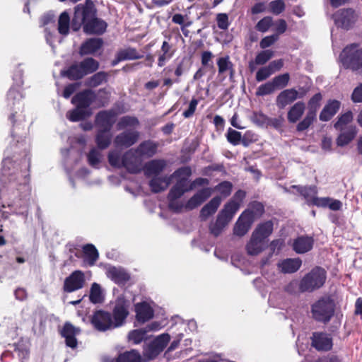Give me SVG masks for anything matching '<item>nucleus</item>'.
<instances>
[{"label": "nucleus", "mask_w": 362, "mask_h": 362, "mask_svg": "<svg viewBox=\"0 0 362 362\" xmlns=\"http://www.w3.org/2000/svg\"><path fill=\"white\" fill-rule=\"evenodd\" d=\"M70 28V17L67 12L61 13L58 21V31L62 35H67Z\"/></svg>", "instance_id": "47"}, {"label": "nucleus", "mask_w": 362, "mask_h": 362, "mask_svg": "<svg viewBox=\"0 0 362 362\" xmlns=\"http://www.w3.org/2000/svg\"><path fill=\"white\" fill-rule=\"evenodd\" d=\"M110 165L116 168H123L122 157L120 158L119 154L115 151H111L107 156Z\"/></svg>", "instance_id": "60"}, {"label": "nucleus", "mask_w": 362, "mask_h": 362, "mask_svg": "<svg viewBox=\"0 0 362 362\" xmlns=\"http://www.w3.org/2000/svg\"><path fill=\"white\" fill-rule=\"evenodd\" d=\"M322 95L317 93L308 102V111L305 117L296 125L297 132H302L308 129L317 120V112L321 105Z\"/></svg>", "instance_id": "9"}, {"label": "nucleus", "mask_w": 362, "mask_h": 362, "mask_svg": "<svg viewBox=\"0 0 362 362\" xmlns=\"http://www.w3.org/2000/svg\"><path fill=\"white\" fill-rule=\"evenodd\" d=\"M217 66L218 69V74H222L229 69H232L233 64L230 62L229 57L226 56L217 59Z\"/></svg>", "instance_id": "55"}, {"label": "nucleus", "mask_w": 362, "mask_h": 362, "mask_svg": "<svg viewBox=\"0 0 362 362\" xmlns=\"http://www.w3.org/2000/svg\"><path fill=\"white\" fill-rule=\"evenodd\" d=\"M185 17L187 18V16H184L181 13H175L172 17V22L178 24L181 26V30L185 35V36L187 37V33H185V28L190 26L192 25V21H185Z\"/></svg>", "instance_id": "58"}, {"label": "nucleus", "mask_w": 362, "mask_h": 362, "mask_svg": "<svg viewBox=\"0 0 362 362\" xmlns=\"http://www.w3.org/2000/svg\"><path fill=\"white\" fill-rule=\"evenodd\" d=\"M100 157L101 155L96 148H91L87 154L88 164L93 168H98L100 163Z\"/></svg>", "instance_id": "54"}, {"label": "nucleus", "mask_w": 362, "mask_h": 362, "mask_svg": "<svg viewBox=\"0 0 362 362\" xmlns=\"http://www.w3.org/2000/svg\"><path fill=\"white\" fill-rule=\"evenodd\" d=\"M103 45L101 38H90L86 40L80 47L81 55L92 54L98 51Z\"/></svg>", "instance_id": "34"}, {"label": "nucleus", "mask_w": 362, "mask_h": 362, "mask_svg": "<svg viewBox=\"0 0 362 362\" xmlns=\"http://www.w3.org/2000/svg\"><path fill=\"white\" fill-rule=\"evenodd\" d=\"M99 66L100 64L96 59L87 57L80 62L71 64L66 69L61 71V75L71 81H78L88 74L95 72Z\"/></svg>", "instance_id": "4"}, {"label": "nucleus", "mask_w": 362, "mask_h": 362, "mask_svg": "<svg viewBox=\"0 0 362 362\" xmlns=\"http://www.w3.org/2000/svg\"><path fill=\"white\" fill-rule=\"evenodd\" d=\"M140 136L137 130H125L117 134L114 139V144L117 148H129L135 144Z\"/></svg>", "instance_id": "17"}, {"label": "nucleus", "mask_w": 362, "mask_h": 362, "mask_svg": "<svg viewBox=\"0 0 362 362\" xmlns=\"http://www.w3.org/2000/svg\"><path fill=\"white\" fill-rule=\"evenodd\" d=\"M85 283L83 272L81 270H76L64 279L63 291L66 293H72L82 288Z\"/></svg>", "instance_id": "16"}, {"label": "nucleus", "mask_w": 362, "mask_h": 362, "mask_svg": "<svg viewBox=\"0 0 362 362\" xmlns=\"http://www.w3.org/2000/svg\"><path fill=\"white\" fill-rule=\"evenodd\" d=\"M98 10L92 0H86L83 4H79L74 8V16L71 21V28L78 31L91 18L97 16Z\"/></svg>", "instance_id": "6"}, {"label": "nucleus", "mask_w": 362, "mask_h": 362, "mask_svg": "<svg viewBox=\"0 0 362 362\" xmlns=\"http://www.w3.org/2000/svg\"><path fill=\"white\" fill-rule=\"evenodd\" d=\"M290 81V75L288 73L278 75L272 80L276 89H282L287 86Z\"/></svg>", "instance_id": "51"}, {"label": "nucleus", "mask_w": 362, "mask_h": 362, "mask_svg": "<svg viewBox=\"0 0 362 362\" xmlns=\"http://www.w3.org/2000/svg\"><path fill=\"white\" fill-rule=\"evenodd\" d=\"M302 260L299 258H287L278 263V267L284 274H293L299 270Z\"/></svg>", "instance_id": "33"}, {"label": "nucleus", "mask_w": 362, "mask_h": 362, "mask_svg": "<svg viewBox=\"0 0 362 362\" xmlns=\"http://www.w3.org/2000/svg\"><path fill=\"white\" fill-rule=\"evenodd\" d=\"M117 113L113 109L100 110L95 117L94 124L97 129L111 131L116 122Z\"/></svg>", "instance_id": "14"}, {"label": "nucleus", "mask_w": 362, "mask_h": 362, "mask_svg": "<svg viewBox=\"0 0 362 362\" xmlns=\"http://www.w3.org/2000/svg\"><path fill=\"white\" fill-rule=\"evenodd\" d=\"M23 95L15 88L9 89L7 93V107L10 114L8 119L11 123V134L13 138L22 140L28 134V126L25 115L24 114V103L22 100Z\"/></svg>", "instance_id": "1"}, {"label": "nucleus", "mask_w": 362, "mask_h": 362, "mask_svg": "<svg viewBox=\"0 0 362 362\" xmlns=\"http://www.w3.org/2000/svg\"><path fill=\"white\" fill-rule=\"evenodd\" d=\"M310 205L317 207H328L332 211H339L342 207V203L338 199H334L330 197H313L310 199Z\"/></svg>", "instance_id": "25"}, {"label": "nucleus", "mask_w": 362, "mask_h": 362, "mask_svg": "<svg viewBox=\"0 0 362 362\" xmlns=\"http://www.w3.org/2000/svg\"><path fill=\"white\" fill-rule=\"evenodd\" d=\"M338 135L336 143L338 146H345L351 143L358 134V129L355 125H349L344 128Z\"/></svg>", "instance_id": "29"}, {"label": "nucleus", "mask_w": 362, "mask_h": 362, "mask_svg": "<svg viewBox=\"0 0 362 362\" xmlns=\"http://www.w3.org/2000/svg\"><path fill=\"white\" fill-rule=\"evenodd\" d=\"M273 25V18L271 16H265L259 20L255 25V28L261 33L267 32Z\"/></svg>", "instance_id": "52"}, {"label": "nucleus", "mask_w": 362, "mask_h": 362, "mask_svg": "<svg viewBox=\"0 0 362 362\" xmlns=\"http://www.w3.org/2000/svg\"><path fill=\"white\" fill-rule=\"evenodd\" d=\"M252 223H253L250 219H247L245 216H243V214H241L234 226V235L239 237L244 236L249 231Z\"/></svg>", "instance_id": "38"}, {"label": "nucleus", "mask_w": 362, "mask_h": 362, "mask_svg": "<svg viewBox=\"0 0 362 362\" xmlns=\"http://www.w3.org/2000/svg\"><path fill=\"white\" fill-rule=\"evenodd\" d=\"M81 329L75 327L70 322H66L59 330L62 337L65 339V344L68 347L75 349L77 347L78 341L76 336L79 334Z\"/></svg>", "instance_id": "19"}, {"label": "nucleus", "mask_w": 362, "mask_h": 362, "mask_svg": "<svg viewBox=\"0 0 362 362\" xmlns=\"http://www.w3.org/2000/svg\"><path fill=\"white\" fill-rule=\"evenodd\" d=\"M265 240L252 233L250 241L246 245V250L250 255H257L264 249Z\"/></svg>", "instance_id": "32"}, {"label": "nucleus", "mask_w": 362, "mask_h": 362, "mask_svg": "<svg viewBox=\"0 0 362 362\" xmlns=\"http://www.w3.org/2000/svg\"><path fill=\"white\" fill-rule=\"evenodd\" d=\"M216 23L217 26L219 29L226 30H228L230 23L228 20V16L226 13H219L216 15Z\"/></svg>", "instance_id": "61"}, {"label": "nucleus", "mask_w": 362, "mask_h": 362, "mask_svg": "<svg viewBox=\"0 0 362 362\" xmlns=\"http://www.w3.org/2000/svg\"><path fill=\"white\" fill-rule=\"evenodd\" d=\"M148 330L146 329H137L131 331L128 337L134 344H139L146 338Z\"/></svg>", "instance_id": "50"}, {"label": "nucleus", "mask_w": 362, "mask_h": 362, "mask_svg": "<svg viewBox=\"0 0 362 362\" xmlns=\"http://www.w3.org/2000/svg\"><path fill=\"white\" fill-rule=\"evenodd\" d=\"M227 140L231 144L235 146L238 145L242 138L241 133L236 130L229 128L226 134Z\"/></svg>", "instance_id": "63"}, {"label": "nucleus", "mask_w": 362, "mask_h": 362, "mask_svg": "<svg viewBox=\"0 0 362 362\" xmlns=\"http://www.w3.org/2000/svg\"><path fill=\"white\" fill-rule=\"evenodd\" d=\"M305 110V104L303 101L294 103L287 112V119L289 123H296L303 115Z\"/></svg>", "instance_id": "36"}, {"label": "nucleus", "mask_w": 362, "mask_h": 362, "mask_svg": "<svg viewBox=\"0 0 362 362\" xmlns=\"http://www.w3.org/2000/svg\"><path fill=\"white\" fill-rule=\"evenodd\" d=\"M335 26L344 30H352L359 19V14L352 7L339 8L332 15Z\"/></svg>", "instance_id": "7"}, {"label": "nucleus", "mask_w": 362, "mask_h": 362, "mask_svg": "<svg viewBox=\"0 0 362 362\" xmlns=\"http://www.w3.org/2000/svg\"><path fill=\"white\" fill-rule=\"evenodd\" d=\"M327 278V271L322 267L315 266L300 280L298 290L301 293H313L324 286Z\"/></svg>", "instance_id": "3"}, {"label": "nucleus", "mask_w": 362, "mask_h": 362, "mask_svg": "<svg viewBox=\"0 0 362 362\" xmlns=\"http://www.w3.org/2000/svg\"><path fill=\"white\" fill-rule=\"evenodd\" d=\"M274 56V52L271 49H264L259 52L255 59L257 65H264Z\"/></svg>", "instance_id": "53"}, {"label": "nucleus", "mask_w": 362, "mask_h": 362, "mask_svg": "<svg viewBox=\"0 0 362 362\" xmlns=\"http://www.w3.org/2000/svg\"><path fill=\"white\" fill-rule=\"evenodd\" d=\"M351 100L354 103H362V83H359L353 90Z\"/></svg>", "instance_id": "64"}, {"label": "nucleus", "mask_w": 362, "mask_h": 362, "mask_svg": "<svg viewBox=\"0 0 362 362\" xmlns=\"http://www.w3.org/2000/svg\"><path fill=\"white\" fill-rule=\"evenodd\" d=\"M335 308V302L331 296H322L311 305L310 313L315 321L327 325L334 317Z\"/></svg>", "instance_id": "5"}, {"label": "nucleus", "mask_w": 362, "mask_h": 362, "mask_svg": "<svg viewBox=\"0 0 362 362\" xmlns=\"http://www.w3.org/2000/svg\"><path fill=\"white\" fill-rule=\"evenodd\" d=\"M91 115L90 110H86L76 106L75 108L69 110L66 113V118L73 122H79L86 119Z\"/></svg>", "instance_id": "39"}, {"label": "nucleus", "mask_w": 362, "mask_h": 362, "mask_svg": "<svg viewBox=\"0 0 362 362\" xmlns=\"http://www.w3.org/2000/svg\"><path fill=\"white\" fill-rule=\"evenodd\" d=\"M353 120V113L351 110H348L345 113L338 116L337 122L334 124L335 129L343 131L345 125L349 124Z\"/></svg>", "instance_id": "48"}, {"label": "nucleus", "mask_w": 362, "mask_h": 362, "mask_svg": "<svg viewBox=\"0 0 362 362\" xmlns=\"http://www.w3.org/2000/svg\"><path fill=\"white\" fill-rule=\"evenodd\" d=\"M118 52L121 55L120 59H123V61L140 59L144 57L136 48L132 47L121 49Z\"/></svg>", "instance_id": "46"}, {"label": "nucleus", "mask_w": 362, "mask_h": 362, "mask_svg": "<svg viewBox=\"0 0 362 362\" xmlns=\"http://www.w3.org/2000/svg\"><path fill=\"white\" fill-rule=\"evenodd\" d=\"M339 59L345 69L362 74V47L358 43L347 45L341 52Z\"/></svg>", "instance_id": "2"}, {"label": "nucleus", "mask_w": 362, "mask_h": 362, "mask_svg": "<svg viewBox=\"0 0 362 362\" xmlns=\"http://www.w3.org/2000/svg\"><path fill=\"white\" fill-rule=\"evenodd\" d=\"M142 158L137 154L135 149H129L122 155V165L127 172L137 174L142 169Z\"/></svg>", "instance_id": "13"}, {"label": "nucleus", "mask_w": 362, "mask_h": 362, "mask_svg": "<svg viewBox=\"0 0 362 362\" xmlns=\"http://www.w3.org/2000/svg\"><path fill=\"white\" fill-rule=\"evenodd\" d=\"M129 302L124 298H118L116 300L111 313L114 329L119 327L125 323L126 319L129 314Z\"/></svg>", "instance_id": "10"}, {"label": "nucleus", "mask_w": 362, "mask_h": 362, "mask_svg": "<svg viewBox=\"0 0 362 362\" xmlns=\"http://www.w3.org/2000/svg\"><path fill=\"white\" fill-rule=\"evenodd\" d=\"M115 362H143V361L140 353L135 349H132L119 354Z\"/></svg>", "instance_id": "42"}, {"label": "nucleus", "mask_w": 362, "mask_h": 362, "mask_svg": "<svg viewBox=\"0 0 362 362\" xmlns=\"http://www.w3.org/2000/svg\"><path fill=\"white\" fill-rule=\"evenodd\" d=\"M264 213V205L259 202L254 201L249 204L248 208L242 214L243 216H245L253 223L256 218L261 217Z\"/></svg>", "instance_id": "31"}, {"label": "nucleus", "mask_w": 362, "mask_h": 362, "mask_svg": "<svg viewBox=\"0 0 362 362\" xmlns=\"http://www.w3.org/2000/svg\"><path fill=\"white\" fill-rule=\"evenodd\" d=\"M151 189L154 193H159L165 189L163 179L159 177H154L149 181Z\"/></svg>", "instance_id": "59"}, {"label": "nucleus", "mask_w": 362, "mask_h": 362, "mask_svg": "<svg viewBox=\"0 0 362 362\" xmlns=\"http://www.w3.org/2000/svg\"><path fill=\"white\" fill-rule=\"evenodd\" d=\"M311 346L317 351H329L333 347V339L325 332H314L310 337Z\"/></svg>", "instance_id": "15"}, {"label": "nucleus", "mask_w": 362, "mask_h": 362, "mask_svg": "<svg viewBox=\"0 0 362 362\" xmlns=\"http://www.w3.org/2000/svg\"><path fill=\"white\" fill-rule=\"evenodd\" d=\"M276 88L272 83V81H268L264 84L260 85L255 93L257 96H264L267 95H270L275 91Z\"/></svg>", "instance_id": "56"}, {"label": "nucleus", "mask_w": 362, "mask_h": 362, "mask_svg": "<svg viewBox=\"0 0 362 362\" xmlns=\"http://www.w3.org/2000/svg\"><path fill=\"white\" fill-rule=\"evenodd\" d=\"M238 211L237 204L226 203L216 216L215 223L209 225V231L214 237L221 235L224 228L232 220L235 213Z\"/></svg>", "instance_id": "8"}, {"label": "nucleus", "mask_w": 362, "mask_h": 362, "mask_svg": "<svg viewBox=\"0 0 362 362\" xmlns=\"http://www.w3.org/2000/svg\"><path fill=\"white\" fill-rule=\"evenodd\" d=\"M212 194V189L205 187L198 190L185 205L187 210H193L204 203Z\"/></svg>", "instance_id": "20"}, {"label": "nucleus", "mask_w": 362, "mask_h": 362, "mask_svg": "<svg viewBox=\"0 0 362 362\" xmlns=\"http://www.w3.org/2000/svg\"><path fill=\"white\" fill-rule=\"evenodd\" d=\"M90 320L94 329L99 332H105L114 329L112 315L110 312L97 310L93 313Z\"/></svg>", "instance_id": "12"}, {"label": "nucleus", "mask_w": 362, "mask_h": 362, "mask_svg": "<svg viewBox=\"0 0 362 362\" xmlns=\"http://www.w3.org/2000/svg\"><path fill=\"white\" fill-rule=\"evenodd\" d=\"M90 301L94 304L100 303L103 301V296L100 286L97 283H93L90 288Z\"/></svg>", "instance_id": "49"}, {"label": "nucleus", "mask_w": 362, "mask_h": 362, "mask_svg": "<svg viewBox=\"0 0 362 362\" xmlns=\"http://www.w3.org/2000/svg\"><path fill=\"white\" fill-rule=\"evenodd\" d=\"M107 27V24L105 21L98 18L97 16H95V17L83 25V29L87 34L100 35L105 32Z\"/></svg>", "instance_id": "22"}, {"label": "nucleus", "mask_w": 362, "mask_h": 362, "mask_svg": "<svg viewBox=\"0 0 362 362\" xmlns=\"http://www.w3.org/2000/svg\"><path fill=\"white\" fill-rule=\"evenodd\" d=\"M221 203V198L216 196L206 204L200 211V218L202 221H206L209 216L214 214Z\"/></svg>", "instance_id": "35"}, {"label": "nucleus", "mask_w": 362, "mask_h": 362, "mask_svg": "<svg viewBox=\"0 0 362 362\" xmlns=\"http://www.w3.org/2000/svg\"><path fill=\"white\" fill-rule=\"evenodd\" d=\"M136 319L139 322L144 323L154 316V310L146 301L137 303L134 305Z\"/></svg>", "instance_id": "24"}, {"label": "nucleus", "mask_w": 362, "mask_h": 362, "mask_svg": "<svg viewBox=\"0 0 362 362\" xmlns=\"http://www.w3.org/2000/svg\"><path fill=\"white\" fill-rule=\"evenodd\" d=\"M161 54L158 59V66L162 67L165 64L166 61L172 58L174 54V50L172 49V45L167 41H164L160 48Z\"/></svg>", "instance_id": "43"}, {"label": "nucleus", "mask_w": 362, "mask_h": 362, "mask_svg": "<svg viewBox=\"0 0 362 362\" xmlns=\"http://www.w3.org/2000/svg\"><path fill=\"white\" fill-rule=\"evenodd\" d=\"M107 276L117 285H124L130 280V275L122 268L110 267L106 272Z\"/></svg>", "instance_id": "26"}, {"label": "nucleus", "mask_w": 362, "mask_h": 362, "mask_svg": "<svg viewBox=\"0 0 362 362\" xmlns=\"http://www.w3.org/2000/svg\"><path fill=\"white\" fill-rule=\"evenodd\" d=\"M304 93H298L295 88H288L279 93L276 98V105L279 110H284L298 98H303Z\"/></svg>", "instance_id": "18"}, {"label": "nucleus", "mask_w": 362, "mask_h": 362, "mask_svg": "<svg viewBox=\"0 0 362 362\" xmlns=\"http://www.w3.org/2000/svg\"><path fill=\"white\" fill-rule=\"evenodd\" d=\"M274 223L272 221H267L259 223L252 233L266 240L273 232Z\"/></svg>", "instance_id": "41"}, {"label": "nucleus", "mask_w": 362, "mask_h": 362, "mask_svg": "<svg viewBox=\"0 0 362 362\" xmlns=\"http://www.w3.org/2000/svg\"><path fill=\"white\" fill-rule=\"evenodd\" d=\"M232 189L233 185L229 181L221 182L215 187V189L225 198L230 195Z\"/></svg>", "instance_id": "57"}, {"label": "nucleus", "mask_w": 362, "mask_h": 362, "mask_svg": "<svg viewBox=\"0 0 362 362\" xmlns=\"http://www.w3.org/2000/svg\"><path fill=\"white\" fill-rule=\"evenodd\" d=\"M139 121L136 117L126 115L119 119L117 124V129L122 130L127 127H136L139 126Z\"/></svg>", "instance_id": "45"}, {"label": "nucleus", "mask_w": 362, "mask_h": 362, "mask_svg": "<svg viewBox=\"0 0 362 362\" xmlns=\"http://www.w3.org/2000/svg\"><path fill=\"white\" fill-rule=\"evenodd\" d=\"M158 146V142L148 139L141 142L134 149L141 158H150L156 154Z\"/></svg>", "instance_id": "23"}, {"label": "nucleus", "mask_w": 362, "mask_h": 362, "mask_svg": "<svg viewBox=\"0 0 362 362\" xmlns=\"http://www.w3.org/2000/svg\"><path fill=\"white\" fill-rule=\"evenodd\" d=\"M111 131L97 129L95 141L98 148L100 150L107 148L112 141Z\"/></svg>", "instance_id": "37"}, {"label": "nucleus", "mask_w": 362, "mask_h": 362, "mask_svg": "<svg viewBox=\"0 0 362 362\" xmlns=\"http://www.w3.org/2000/svg\"><path fill=\"white\" fill-rule=\"evenodd\" d=\"M108 77L109 74L105 71L97 72L86 80V86L91 88L98 87L102 83L107 82Z\"/></svg>", "instance_id": "44"}, {"label": "nucleus", "mask_w": 362, "mask_h": 362, "mask_svg": "<svg viewBox=\"0 0 362 362\" xmlns=\"http://www.w3.org/2000/svg\"><path fill=\"white\" fill-rule=\"evenodd\" d=\"M314 242L311 236H299L293 240V250L298 254H304L313 249Z\"/></svg>", "instance_id": "27"}, {"label": "nucleus", "mask_w": 362, "mask_h": 362, "mask_svg": "<svg viewBox=\"0 0 362 362\" xmlns=\"http://www.w3.org/2000/svg\"><path fill=\"white\" fill-rule=\"evenodd\" d=\"M166 165V161L163 159L151 160L147 162L144 167L145 175L147 177L151 175H155L156 177L163 172Z\"/></svg>", "instance_id": "30"}, {"label": "nucleus", "mask_w": 362, "mask_h": 362, "mask_svg": "<svg viewBox=\"0 0 362 362\" xmlns=\"http://www.w3.org/2000/svg\"><path fill=\"white\" fill-rule=\"evenodd\" d=\"M82 249L85 260L89 265H94L99 257L98 251L95 245L93 244H86L83 246Z\"/></svg>", "instance_id": "40"}, {"label": "nucleus", "mask_w": 362, "mask_h": 362, "mask_svg": "<svg viewBox=\"0 0 362 362\" xmlns=\"http://www.w3.org/2000/svg\"><path fill=\"white\" fill-rule=\"evenodd\" d=\"M170 340V336L168 333L157 336L144 349V356L150 359L156 358L165 349Z\"/></svg>", "instance_id": "11"}, {"label": "nucleus", "mask_w": 362, "mask_h": 362, "mask_svg": "<svg viewBox=\"0 0 362 362\" xmlns=\"http://www.w3.org/2000/svg\"><path fill=\"white\" fill-rule=\"evenodd\" d=\"M271 12L274 15H279L286 8L285 3L283 0H274L269 3Z\"/></svg>", "instance_id": "62"}, {"label": "nucleus", "mask_w": 362, "mask_h": 362, "mask_svg": "<svg viewBox=\"0 0 362 362\" xmlns=\"http://www.w3.org/2000/svg\"><path fill=\"white\" fill-rule=\"evenodd\" d=\"M340 101L337 100H329L320 113L319 119L322 122L329 121L339 110Z\"/></svg>", "instance_id": "28"}, {"label": "nucleus", "mask_w": 362, "mask_h": 362, "mask_svg": "<svg viewBox=\"0 0 362 362\" xmlns=\"http://www.w3.org/2000/svg\"><path fill=\"white\" fill-rule=\"evenodd\" d=\"M95 95L93 90L86 89L76 93L71 98V103L77 107L89 110V107L93 103Z\"/></svg>", "instance_id": "21"}]
</instances>
